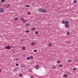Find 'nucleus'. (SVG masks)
Segmentation results:
<instances>
[{
  "mask_svg": "<svg viewBox=\"0 0 78 78\" xmlns=\"http://www.w3.org/2000/svg\"><path fill=\"white\" fill-rule=\"evenodd\" d=\"M57 62L58 63H59V62H60V61H58Z\"/></svg>",
  "mask_w": 78,
  "mask_h": 78,
  "instance_id": "4c0bfd02",
  "label": "nucleus"
},
{
  "mask_svg": "<svg viewBox=\"0 0 78 78\" xmlns=\"http://www.w3.org/2000/svg\"><path fill=\"white\" fill-rule=\"evenodd\" d=\"M66 34H67V35L68 36H69V35L70 34V32H67V33H66Z\"/></svg>",
  "mask_w": 78,
  "mask_h": 78,
  "instance_id": "4be33fe9",
  "label": "nucleus"
},
{
  "mask_svg": "<svg viewBox=\"0 0 78 78\" xmlns=\"http://www.w3.org/2000/svg\"><path fill=\"white\" fill-rule=\"evenodd\" d=\"M37 51V50H34V52H36Z\"/></svg>",
  "mask_w": 78,
  "mask_h": 78,
  "instance_id": "2f4dec72",
  "label": "nucleus"
},
{
  "mask_svg": "<svg viewBox=\"0 0 78 78\" xmlns=\"http://www.w3.org/2000/svg\"><path fill=\"white\" fill-rule=\"evenodd\" d=\"M25 6L26 7H30V5H25Z\"/></svg>",
  "mask_w": 78,
  "mask_h": 78,
  "instance_id": "6ab92c4d",
  "label": "nucleus"
},
{
  "mask_svg": "<svg viewBox=\"0 0 78 78\" xmlns=\"http://www.w3.org/2000/svg\"><path fill=\"white\" fill-rule=\"evenodd\" d=\"M11 47L9 46H7L5 47V49H8V50H9V49H11Z\"/></svg>",
  "mask_w": 78,
  "mask_h": 78,
  "instance_id": "f257e3e1",
  "label": "nucleus"
},
{
  "mask_svg": "<svg viewBox=\"0 0 78 78\" xmlns=\"http://www.w3.org/2000/svg\"><path fill=\"white\" fill-rule=\"evenodd\" d=\"M35 29H36V28H32L31 29V30L32 31H34V30H35Z\"/></svg>",
  "mask_w": 78,
  "mask_h": 78,
  "instance_id": "2eb2a0df",
  "label": "nucleus"
},
{
  "mask_svg": "<svg viewBox=\"0 0 78 78\" xmlns=\"http://www.w3.org/2000/svg\"><path fill=\"white\" fill-rule=\"evenodd\" d=\"M52 68L53 69H56V66H52Z\"/></svg>",
  "mask_w": 78,
  "mask_h": 78,
  "instance_id": "9d476101",
  "label": "nucleus"
},
{
  "mask_svg": "<svg viewBox=\"0 0 78 78\" xmlns=\"http://www.w3.org/2000/svg\"><path fill=\"white\" fill-rule=\"evenodd\" d=\"M26 33H29V30H27L26 31Z\"/></svg>",
  "mask_w": 78,
  "mask_h": 78,
  "instance_id": "cd10ccee",
  "label": "nucleus"
},
{
  "mask_svg": "<svg viewBox=\"0 0 78 78\" xmlns=\"http://www.w3.org/2000/svg\"><path fill=\"white\" fill-rule=\"evenodd\" d=\"M18 69L17 68H15L13 69V72H16V71H17Z\"/></svg>",
  "mask_w": 78,
  "mask_h": 78,
  "instance_id": "39448f33",
  "label": "nucleus"
},
{
  "mask_svg": "<svg viewBox=\"0 0 78 78\" xmlns=\"http://www.w3.org/2000/svg\"><path fill=\"white\" fill-rule=\"evenodd\" d=\"M31 78H34V77H33V76H31Z\"/></svg>",
  "mask_w": 78,
  "mask_h": 78,
  "instance_id": "79ce46f5",
  "label": "nucleus"
},
{
  "mask_svg": "<svg viewBox=\"0 0 78 78\" xmlns=\"http://www.w3.org/2000/svg\"><path fill=\"white\" fill-rule=\"evenodd\" d=\"M66 74L68 75H71V73H70L69 72H67Z\"/></svg>",
  "mask_w": 78,
  "mask_h": 78,
  "instance_id": "f8f14e48",
  "label": "nucleus"
},
{
  "mask_svg": "<svg viewBox=\"0 0 78 78\" xmlns=\"http://www.w3.org/2000/svg\"><path fill=\"white\" fill-rule=\"evenodd\" d=\"M27 14H31V13H30V12H28Z\"/></svg>",
  "mask_w": 78,
  "mask_h": 78,
  "instance_id": "f704fd0d",
  "label": "nucleus"
},
{
  "mask_svg": "<svg viewBox=\"0 0 78 78\" xmlns=\"http://www.w3.org/2000/svg\"><path fill=\"white\" fill-rule=\"evenodd\" d=\"M73 70H76V68H73Z\"/></svg>",
  "mask_w": 78,
  "mask_h": 78,
  "instance_id": "c9c22d12",
  "label": "nucleus"
},
{
  "mask_svg": "<svg viewBox=\"0 0 78 78\" xmlns=\"http://www.w3.org/2000/svg\"><path fill=\"white\" fill-rule=\"evenodd\" d=\"M2 72V70L0 69V72Z\"/></svg>",
  "mask_w": 78,
  "mask_h": 78,
  "instance_id": "a19ab883",
  "label": "nucleus"
},
{
  "mask_svg": "<svg viewBox=\"0 0 78 78\" xmlns=\"http://www.w3.org/2000/svg\"><path fill=\"white\" fill-rule=\"evenodd\" d=\"M66 43L67 44H70V42L69 41H66Z\"/></svg>",
  "mask_w": 78,
  "mask_h": 78,
  "instance_id": "7c9ffc66",
  "label": "nucleus"
},
{
  "mask_svg": "<svg viewBox=\"0 0 78 78\" xmlns=\"http://www.w3.org/2000/svg\"><path fill=\"white\" fill-rule=\"evenodd\" d=\"M33 56H30V58L31 59H33Z\"/></svg>",
  "mask_w": 78,
  "mask_h": 78,
  "instance_id": "473e14b6",
  "label": "nucleus"
},
{
  "mask_svg": "<svg viewBox=\"0 0 78 78\" xmlns=\"http://www.w3.org/2000/svg\"><path fill=\"white\" fill-rule=\"evenodd\" d=\"M24 19V18H22L21 19V20H23Z\"/></svg>",
  "mask_w": 78,
  "mask_h": 78,
  "instance_id": "c756f323",
  "label": "nucleus"
},
{
  "mask_svg": "<svg viewBox=\"0 0 78 78\" xmlns=\"http://www.w3.org/2000/svg\"><path fill=\"white\" fill-rule=\"evenodd\" d=\"M21 41H23V40H21Z\"/></svg>",
  "mask_w": 78,
  "mask_h": 78,
  "instance_id": "37998d69",
  "label": "nucleus"
},
{
  "mask_svg": "<svg viewBox=\"0 0 78 78\" xmlns=\"http://www.w3.org/2000/svg\"><path fill=\"white\" fill-rule=\"evenodd\" d=\"M22 50H25V47L24 46H23V47H22Z\"/></svg>",
  "mask_w": 78,
  "mask_h": 78,
  "instance_id": "aec40b11",
  "label": "nucleus"
},
{
  "mask_svg": "<svg viewBox=\"0 0 78 78\" xmlns=\"http://www.w3.org/2000/svg\"><path fill=\"white\" fill-rule=\"evenodd\" d=\"M43 9H42V8H39L38 9V11L39 12H42L43 11Z\"/></svg>",
  "mask_w": 78,
  "mask_h": 78,
  "instance_id": "f03ea898",
  "label": "nucleus"
},
{
  "mask_svg": "<svg viewBox=\"0 0 78 78\" xmlns=\"http://www.w3.org/2000/svg\"><path fill=\"white\" fill-rule=\"evenodd\" d=\"M47 12V10L43 9V10L42 12Z\"/></svg>",
  "mask_w": 78,
  "mask_h": 78,
  "instance_id": "0eeeda50",
  "label": "nucleus"
},
{
  "mask_svg": "<svg viewBox=\"0 0 78 78\" xmlns=\"http://www.w3.org/2000/svg\"><path fill=\"white\" fill-rule=\"evenodd\" d=\"M15 21H16V20H18V18H17V17L15 18Z\"/></svg>",
  "mask_w": 78,
  "mask_h": 78,
  "instance_id": "b1692460",
  "label": "nucleus"
},
{
  "mask_svg": "<svg viewBox=\"0 0 78 78\" xmlns=\"http://www.w3.org/2000/svg\"><path fill=\"white\" fill-rule=\"evenodd\" d=\"M38 33H39V32H36L35 33V34H38Z\"/></svg>",
  "mask_w": 78,
  "mask_h": 78,
  "instance_id": "bb28decb",
  "label": "nucleus"
},
{
  "mask_svg": "<svg viewBox=\"0 0 78 78\" xmlns=\"http://www.w3.org/2000/svg\"><path fill=\"white\" fill-rule=\"evenodd\" d=\"M7 7H9V5H7Z\"/></svg>",
  "mask_w": 78,
  "mask_h": 78,
  "instance_id": "e433bc0d",
  "label": "nucleus"
},
{
  "mask_svg": "<svg viewBox=\"0 0 78 78\" xmlns=\"http://www.w3.org/2000/svg\"><path fill=\"white\" fill-rule=\"evenodd\" d=\"M74 3H77V1L76 0H74Z\"/></svg>",
  "mask_w": 78,
  "mask_h": 78,
  "instance_id": "a878e982",
  "label": "nucleus"
},
{
  "mask_svg": "<svg viewBox=\"0 0 78 78\" xmlns=\"http://www.w3.org/2000/svg\"><path fill=\"white\" fill-rule=\"evenodd\" d=\"M16 61H18V59L16 58Z\"/></svg>",
  "mask_w": 78,
  "mask_h": 78,
  "instance_id": "58836bf2",
  "label": "nucleus"
},
{
  "mask_svg": "<svg viewBox=\"0 0 78 78\" xmlns=\"http://www.w3.org/2000/svg\"><path fill=\"white\" fill-rule=\"evenodd\" d=\"M78 61V59H76V61Z\"/></svg>",
  "mask_w": 78,
  "mask_h": 78,
  "instance_id": "ea45409f",
  "label": "nucleus"
},
{
  "mask_svg": "<svg viewBox=\"0 0 78 78\" xmlns=\"http://www.w3.org/2000/svg\"><path fill=\"white\" fill-rule=\"evenodd\" d=\"M62 23H63V24H65L66 23V22L65 21H62L61 22Z\"/></svg>",
  "mask_w": 78,
  "mask_h": 78,
  "instance_id": "dca6fc26",
  "label": "nucleus"
},
{
  "mask_svg": "<svg viewBox=\"0 0 78 78\" xmlns=\"http://www.w3.org/2000/svg\"><path fill=\"white\" fill-rule=\"evenodd\" d=\"M63 66V65L62 64H60V65H59V67H62Z\"/></svg>",
  "mask_w": 78,
  "mask_h": 78,
  "instance_id": "f3484780",
  "label": "nucleus"
},
{
  "mask_svg": "<svg viewBox=\"0 0 78 78\" xmlns=\"http://www.w3.org/2000/svg\"><path fill=\"white\" fill-rule=\"evenodd\" d=\"M48 46H49V47H51V43H49L48 44Z\"/></svg>",
  "mask_w": 78,
  "mask_h": 78,
  "instance_id": "393cba45",
  "label": "nucleus"
},
{
  "mask_svg": "<svg viewBox=\"0 0 78 78\" xmlns=\"http://www.w3.org/2000/svg\"><path fill=\"white\" fill-rule=\"evenodd\" d=\"M4 10V9L3 8H1L0 9V12H3Z\"/></svg>",
  "mask_w": 78,
  "mask_h": 78,
  "instance_id": "7ed1b4c3",
  "label": "nucleus"
},
{
  "mask_svg": "<svg viewBox=\"0 0 78 78\" xmlns=\"http://www.w3.org/2000/svg\"><path fill=\"white\" fill-rule=\"evenodd\" d=\"M63 76L65 78H66V77H67V75L66 74H64Z\"/></svg>",
  "mask_w": 78,
  "mask_h": 78,
  "instance_id": "ddd939ff",
  "label": "nucleus"
},
{
  "mask_svg": "<svg viewBox=\"0 0 78 78\" xmlns=\"http://www.w3.org/2000/svg\"><path fill=\"white\" fill-rule=\"evenodd\" d=\"M26 22H27V20H24L23 21V23H26Z\"/></svg>",
  "mask_w": 78,
  "mask_h": 78,
  "instance_id": "a211bd4d",
  "label": "nucleus"
},
{
  "mask_svg": "<svg viewBox=\"0 0 78 78\" xmlns=\"http://www.w3.org/2000/svg\"><path fill=\"white\" fill-rule=\"evenodd\" d=\"M19 76L20 77H22V73H20L19 74Z\"/></svg>",
  "mask_w": 78,
  "mask_h": 78,
  "instance_id": "4468645a",
  "label": "nucleus"
},
{
  "mask_svg": "<svg viewBox=\"0 0 78 78\" xmlns=\"http://www.w3.org/2000/svg\"><path fill=\"white\" fill-rule=\"evenodd\" d=\"M65 23L66 24H69V21L67 20H66L65 21Z\"/></svg>",
  "mask_w": 78,
  "mask_h": 78,
  "instance_id": "6e6552de",
  "label": "nucleus"
},
{
  "mask_svg": "<svg viewBox=\"0 0 78 78\" xmlns=\"http://www.w3.org/2000/svg\"><path fill=\"white\" fill-rule=\"evenodd\" d=\"M39 67L38 65L36 66L35 67V68L36 69H39Z\"/></svg>",
  "mask_w": 78,
  "mask_h": 78,
  "instance_id": "1a4fd4ad",
  "label": "nucleus"
},
{
  "mask_svg": "<svg viewBox=\"0 0 78 78\" xmlns=\"http://www.w3.org/2000/svg\"><path fill=\"white\" fill-rule=\"evenodd\" d=\"M16 66H19V64H18L17 63L16 64Z\"/></svg>",
  "mask_w": 78,
  "mask_h": 78,
  "instance_id": "72a5a7b5",
  "label": "nucleus"
},
{
  "mask_svg": "<svg viewBox=\"0 0 78 78\" xmlns=\"http://www.w3.org/2000/svg\"><path fill=\"white\" fill-rule=\"evenodd\" d=\"M68 62H72V60H68Z\"/></svg>",
  "mask_w": 78,
  "mask_h": 78,
  "instance_id": "412c9836",
  "label": "nucleus"
},
{
  "mask_svg": "<svg viewBox=\"0 0 78 78\" xmlns=\"http://www.w3.org/2000/svg\"><path fill=\"white\" fill-rule=\"evenodd\" d=\"M65 26L66 28H68L69 26V24H65Z\"/></svg>",
  "mask_w": 78,
  "mask_h": 78,
  "instance_id": "20e7f679",
  "label": "nucleus"
},
{
  "mask_svg": "<svg viewBox=\"0 0 78 78\" xmlns=\"http://www.w3.org/2000/svg\"><path fill=\"white\" fill-rule=\"evenodd\" d=\"M35 44H36V43H35V42H33L31 43V45L33 46V45H34Z\"/></svg>",
  "mask_w": 78,
  "mask_h": 78,
  "instance_id": "423d86ee",
  "label": "nucleus"
},
{
  "mask_svg": "<svg viewBox=\"0 0 78 78\" xmlns=\"http://www.w3.org/2000/svg\"><path fill=\"white\" fill-rule=\"evenodd\" d=\"M2 2H5V0H2Z\"/></svg>",
  "mask_w": 78,
  "mask_h": 78,
  "instance_id": "c85d7f7f",
  "label": "nucleus"
},
{
  "mask_svg": "<svg viewBox=\"0 0 78 78\" xmlns=\"http://www.w3.org/2000/svg\"><path fill=\"white\" fill-rule=\"evenodd\" d=\"M30 25V24L29 23H26L25 26H26V27H29Z\"/></svg>",
  "mask_w": 78,
  "mask_h": 78,
  "instance_id": "9b49d317",
  "label": "nucleus"
},
{
  "mask_svg": "<svg viewBox=\"0 0 78 78\" xmlns=\"http://www.w3.org/2000/svg\"><path fill=\"white\" fill-rule=\"evenodd\" d=\"M30 57H28L26 58V59H27V60H28V59H30Z\"/></svg>",
  "mask_w": 78,
  "mask_h": 78,
  "instance_id": "5701e85b",
  "label": "nucleus"
}]
</instances>
